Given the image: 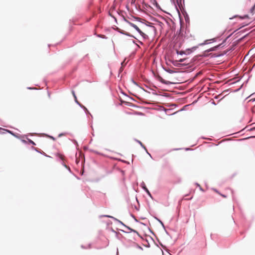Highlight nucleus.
Returning a JSON list of instances; mask_svg holds the SVG:
<instances>
[{"instance_id":"obj_14","label":"nucleus","mask_w":255,"mask_h":255,"mask_svg":"<svg viewBox=\"0 0 255 255\" xmlns=\"http://www.w3.org/2000/svg\"><path fill=\"white\" fill-rule=\"evenodd\" d=\"M215 50V48H212L211 49H209V51H213Z\"/></svg>"},{"instance_id":"obj_18","label":"nucleus","mask_w":255,"mask_h":255,"mask_svg":"<svg viewBox=\"0 0 255 255\" xmlns=\"http://www.w3.org/2000/svg\"><path fill=\"white\" fill-rule=\"evenodd\" d=\"M105 217H111V216H105Z\"/></svg>"},{"instance_id":"obj_13","label":"nucleus","mask_w":255,"mask_h":255,"mask_svg":"<svg viewBox=\"0 0 255 255\" xmlns=\"http://www.w3.org/2000/svg\"><path fill=\"white\" fill-rule=\"evenodd\" d=\"M184 60V59H181L179 61L180 62H183Z\"/></svg>"},{"instance_id":"obj_9","label":"nucleus","mask_w":255,"mask_h":255,"mask_svg":"<svg viewBox=\"0 0 255 255\" xmlns=\"http://www.w3.org/2000/svg\"><path fill=\"white\" fill-rule=\"evenodd\" d=\"M208 41V40H206L204 43L200 44V45H204V44H206L207 42Z\"/></svg>"},{"instance_id":"obj_7","label":"nucleus","mask_w":255,"mask_h":255,"mask_svg":"<svg viewBox=\"0 0 255 255\" xmlns=\"http://www.w3.org/2000/svg\"><path fill=\"white\" fill-rule=\"evenodd\" d=\"M58 156L59 157V158H60V159H61L62 160H63V159H64V156H63L62 155L60 154H58Z\"/></svg>"},{"instance_id":"obj_15","label":"nucleus","mask_w":255,"mask_h":255,"mask_svg":"<svg viewBox=\"0 0 255 255\" xmlns=\"http://www.w3.org/2000/svg\"><path fill=\"white\" fill-rule=\"evenodd\" d=\"M82 107H83V108L86 110V112H88L87 109L86 108V107H85L84 106H82Z\"/></svg>"},{"instance_id":"obj_4","label":"nucleus","mask_w":255,"mask_h":255,"mask_svg":"<svg viewBox=\"0 0 255 255\" xmlns=\"http://www.w3.org/2000/svg\"><path fill=\"white\" fill-rule=\"evenodd\" d=\"M72 95H73L74 97V99H75V102L78 103L79 105H81L80 103L77 100V97L75 95V93L74 92V91H72Z\"/></svg>"},{"instance_id":"obj_16","label":"nucleus","mask_w":255,"mask_h":255,"mask_svg":"<svg viewBox=\"0 0 255 255\" xmlns=\"http://www.w3.org/2000/svg\"><path fill=\"white\" fill-rule=\"evenodd\" d=\"M63 135V134L62 133H60V134H59L58 136H59V137H60V136H62V135Z\"/></svg>"},{"instance_id":"obj_8","label":"nucleus","mask_w":255,"mask_h":255,"mask_svg":"<svg viewBox=\"0 0 255 255\" xmlns=\"http://www.w3.org/2000/svg\"><path fill=\"white\" fill-rule=\"evenodd\" d=\"M255 5L253 6L251 8V13H253V12H254V9H255Z\"/></svg>"},{"instance_id":"obj_19","label":"nucleus","mask_w":255,"mask_h":255,"mask_svg":"<svg viewBox=\"0 0 255 255\" xmlns=\"http://www.w3.org/2000/svg\"><path fill=\"white\" fill-rule=\"evenodd\" d=\"M196 47H193V49H194V50L196 49Z\"/></svg>"},{"instance_id":"obj_10","label":"nucleus","mask_w":255,"mask_h":255,"mask_svg":"<svg viewBox=\"0 0 255 255\" xmlns=\"http://www.w3.org/2000/svg\"><path fill=\"white\" fill-rule=\"evenodd\" d=\"M29 142L32 143L33 145L35 144V143L33 141H32L31 140H29Z\"/></svg>"},{"instance_id":"obj_6","label":"nucleus","mask_w":255,"mask_h":255,"mask_svg":"<svg viewBox=\"0 0 255 255\" xmlns=\"http://www.w3.org/2000/svg\"><path fill=\"white\" fill-rule=\"evenodd\" d=\"M138 142L140 144V145H141V146L142 147H143L145 149H146V148H145V146L142 143V142L141 141H138Z\"/></svg>"},{"instance_id":"obj_12","label":"nucleus","mask_w":255,"mask_h":255,"mask_svg":"<svg viewBox=\"0 0 255 255\" xmlns=\"http://www.w3.org/2000/svg\"><path fill=\"white\" fill-rule=\"evenodd\" d=\"M145 191L148 193V194L150 195V193L149 191H148V190L147 188H146V190Z\"/></svg>"},{"instance_id":"obj_1","label":"nucleus","mask_w":255,"mask_h":255,"mask_svg":"<svg viewBox=\"0 0 255 255\" xmlns=\"http://www.w3.org/2000/svg\"><path fill=\"white\" fill-rule=\"evenodd\" d=\"M127 22L129 24V25L133 27L138 33L144 38H146L147 36L144 34L143 32H142L140 29L134 23L129 22L128 20H127Z\"/></svg>"},{"instance_id":"obj_2","label":"nucleus","mask_w":255,"mask_h":255,"mask_svg":"<svg viewBox=\"0 0 255 255\" xmlns=\"http://www.w3.org/2000/svg\"><path fill=\"white\" fill-rule=\"evenodd\" d=\"M127 22L129 24V25L133 27L138 33L144 38H146L147 36L144 34L143 32H142L140 29L134 23L129 22L128 20H127Z\"/></svg>"},{"instance_id":"obj_17","label":"nucleus","mask_w":255,"mask_h":255,"mask_svg":"<svg viewBox=\"0 0 255 255\" xmlns=\"http://www.w3.org/2000/svg\"><path fill=\"white\" fill-rule=\"evenodd\" d=\"M221 195L222 196H223V197H224V198H226V196H225V195H224L221 194Z\"/></svg>"},{"instance_id":"obj_11","label":"nucleus","mask_w":255,"mask_h":255,"mask_svg":"<svg viewBox=\"0 0 255 255\" xmlns=\"http://www.w3.org/2000/svg\"><path fill=\"white\" fill-rule=\"evenodd\" d=\"M49 137L51 139H52V140H55V138L54 137H53V136H49Z\"/></svg>"},{"instance_id":"obj_5","label":"nucleus","mask_w":255,"mask_h":255,"mask_svg":"<svg viewBox=\"0 0 255 255\" xmlns=\"http://www.w3.org/2000/svg\"><path fill=\"white\" fill-rule=\"evenodd\" d=\"M1 129L5 131V132H9V133H10L11 134H12L11 131L9 130H8V129H4V128H0V130H1Z\"/></svg>"},{"instance_id":"obj_3","label":"nucleus","mask_w":255,"mask_h":255,"mask_svg":"<svg viewBox=\"0 0 255 255\" xmlns=\"http://www.w3.org/2000/svg\"><path fill=\"white\" fill-rule=\"evenodd\" d=\"M158 80L161 82V83H163V84H168L169 83V82L168 81H166L165 80H164L161 76H158Z\"/></svg>"},{"instance_id":"obj_20","label":"nucleus","mask_w":255,"mask_h":255,"mask_svg":"<svg viewBox=\"0 0 255 255\" xmlns=\"http://www.w3.org/2000/svg\"><path fill=\"white\" fill-rule=\"evenodd\" d=\"M146 188L145 187H144V189L145 190H146Z\"/></svg>"}]
</instances>
